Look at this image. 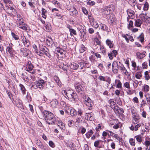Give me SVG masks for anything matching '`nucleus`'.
Segmentation results:
<instances>
[{
  "label": "nucleus",
  "instance_id": "f257e3e1",
  "mask_svg": "<svg viewBox=\"0 0 150 150\" xmlns=\"http://www.w3.org/2000/svg\"><path fill=\"white\" fill-rule=\"evenodd\" d=\"M67 98L76 101L78 100V97L76 93L72 90H66L64 91L62 93Z\"/></svg>",
  "mask_w": 150,
  "mask_h": 150
},
{
  "label": "nucleus",
  "instance_id": "f03ea898",
  "mask_svg": "<svg viewBox=\"0 0 150 150\" xmlns=\"http://www.w3.org/2000/svg\"><path fill=\"white\" fill-rule=\"evenodd\" d=\"M43 117L46 122L49 124H52L54 123L55 120L54 115L51 112L46 110L43 112Z\"/></svg>",
  "mask_w": 150,
  "mask_h": 150
},
{
  "label": "nucleus",
  "instance_id": "7ed1b4c3",
  "mask_svg": "<svg viewBox=\"0 0 150 150\" xmlns=\"http://www.w3.org/2000/svg\"><path fill=\"white\" fill-rule=\"evenodd\" d=\"M17 25V26L20 28L26 30L27 29L26 25L23 22V20L20 15H18Z\"/></svg>",
  "mask_w": 150,
  "mask_h": 150
},
{
  "label": "nucleus",
  "instance_id": "20e7f679",
  "mask_svg": "<svg viewBox=\"0 0 150 150\" xmlns=\"http://www.w3.org/2000/svg\"><path fill=\"white\" fill-rule=\"evenodd\" d=\"M84 100H83V102L88 107V108L89 110H91L92 109V106L93 105V103L92 102L91 100L88 96H85Z\"/></svg>",
  "mask_w": 150,
  "mask_h": 150
},
{
  "label": "nucleus",
  "instance_id": "39448f33",
  "mask_svg": "<svg viewBox=\"0 0 150 150\" xmlns=\"http://www.w3.org/2000/svg\"><path fill=\"white\" fill-rule=\"evenodd\" d=\"M36 86L40 89H42L46 83L44 80L41 79L35 82Z\"/></svg>",
  "mask_w": 150,
  "mask_h": 150
},
{
  "label": "nucleus",
  "instance_id": "423d86ee",
  "mask_svg": "<svg viewBox=\"0 0 150 150\" xmlns=\"http://www.w3.org/2000/svg\"><path fill=\"white\" fill-rule=\"evenodd\" d=\"M34 67L30 62H28L25 68V69L27 71L30 73L33 74L34 71L33 70V68Z\"/></svg>",
  "mask_w": 150,
  "mask_h": 150
},
{
  "label": "nucleus",
  "instance_id": "0eeeda50",
  "mask_svg": "<svg viewBox=\"0 0 150 150\" xmlns=\"http://www.w3.org/2000/svg\"><path fill=\"white\" fill-rule=\"evenodd\" d=\"M13 102L17 107L21 108V110H23L24 109V108H23L22 101L21 100L17 99L15 100H13Z\"/></svg>",
  "mask_w": 150,
  "mask_h": 150
},
{
  "label": "nucleus",
  "instance_id": "6e6552de",
  "mask_svg": "<svg viewBox=\"0 0 150 150\" xmlns=\"http://www.w3.org/2000/svg\"><path fill=\"white\" fill-rule=\"evenodd\" d=\"M109 103L110 104L111 108L114 110L117 111L119 108L115 102L114 101L113 99H110L109 100Z\"/></svg>",
  "mask_w": 150,
  "mask_h": 150
},
{
  "label": "nucleus",
  "instance_id": "1a4fd4ad",
  "mask_svg": "<svg viewBox=\"0 0 150 150\" xmlns=\"http://www.w3.org/2000/svg\"><path fill=\"white\" fill-rule=\"evenodd\" d=\"M139 116L137 114H132V121L133 123L134 124H137L139 122Z\"/></svg>",
  "mask_w": 150,
  "mask_h": 150
},
{
  "label": "nucleus",
  "instance_id": "9d476101",
  "mask_svg": "<svg viewBox=\"0 0 150 150\" xmlns=\"http://www.w3.org/2000/svg\"><path fill=\"white\" fill-rule=\"evenodd\" d=\"M119 65L117 62L114 61L112 65V69L113 72L117 73L119 70Z\"/></svg>",
  "mask_w": 150,
  "mask_h": 150
},
{
  "label": "nucleus",
  "instance_id": "9b49d317",
  "mask_svg": "<svg viewBox=\"0 0 150 150\" xmlns=\"http://www.w3.org/2000/svg\"><path fill=\"white\" fill-rule=\"evenodd\" d=\"M41 51L49 58H50L51 57V55L49 52V50L45 46H43L41 49Z\"/></svg>",
  "mask_w": 150,
  "mask_h": 150
},
{
  "label": "nucleus",
  "instance_id": "f8f14e48",
  "mask_svg": "<svg viewBox=\"0 0 150 150\" xmlns=\"http://www.w3.org/2000/svg\"><path fill=\"white\" fill-rule=\"evenodd\" d=\"M146 54V53L145 51H143L142 53L139 52H137L136 53V55L137 57L140 59H143L145 57Z\"/></svg>",
  "mask_w": 150,
  "mask_h": 150
},
{
  "label": "nucleus",
  "instance_id": "ddd939ff",
  "mask_svg": "<svg viewBox=\"0 0 150 150\" xmlns=\"http://www.w3.org/2000/svg\"><path fill=\"white\" fill-rule=\"evenodd\" d=\"M85 118L87 120H92L94 119L93 115L92 112L87 113L85 115Z\"/></svg>",
  "mask_w": 150,
  "mask_h": 150
},
{
  "label": "nucleus",
  "instance_id": "4468645a",
  "mask_svg": "<svg viewBox=\"0 0 150 150\" xmlns=\"http://www.w3.org/2000/svg\"><path fill=\"white\" fill-rule=\"evenodd\" d=\"M117 54V52L116 50H113L111 52L108 54V56L110 59H112L114 57H116Z\"/></svg>",
  "mask_w": 150,
  "mask_h": 150
},
{
  "label": "nucleus",
  "instance_id": "2eb2a0df",
  "mask_svg": "<svg viewBox=\"0 0 150 150\" xmlns=\"http://www.w3.org/2000/svg\"><path fill=\"white\" fill-rule=\"evenodd\" d=\"M76 91L79 93L81 94L82 91V87L79 83L76 84L75 85Z\"/></svg>",
  "mask_w": 150,
  "mask_h": 150
},
{
  "label": "nucleus",
  "instance_id": "dca6fc26",
  "mask_svg": "<svg viewBox=\"0 0 150 150\" xmlns=\"http://www.w3.org/2000/svg\"><path fill=\"white\" fill-rule=\"evenodd\" d=\"M27 75V74L25 72H22L21 74V76L25 82H28L29 79Z\"/></svg>",
  "mask_w": 150,
  "mask_h": 150
},
{
  "label": "nucleus",
  "instance_id": "f3484780",
  "mask_svg": "<svg viewBox=\"0 0 150 150\" xmlns=\"http://www.w3.org/2000/svg\"><path fill=\"white\" fill-rule=\"evenodd\" d=\"M69 66L71 69L74 70H76L79 67L78 64L74 62L71 63Z\"/></svg>",
  "mask_w": 150,
  "mask_h": 150
},
{
  "label": "nucleus",
  "instance_id": "a211bd4d",
  "mask_svg": "<svg viewBox=\"0 0 150 150\" xmlns=\"http://www.w3.org/2000/svg\"><path fill=\"white\" fill-rule=\"evenodd\" d=\"M58 104V101L56 99H53L50 102V105L52 108H55Z\"/></svg>",
  "mask_w": 150,
  "mask_h": 150
},
{
  "label": "nucleus",
  "instance_id": "6ab92c4d",
  "mask_svg": "<svg viewBox=\"0 0 150 150\" xmlns=\"http://www.w3.org/2000/svg\"><path fill=\"white\" fill-rule=\"evenodd\" d=\"M139 16L141 19V20H142V22H146V21L147 16H146V14H145L144 13H142L139 15Z\"/></svg>",
  "mask_w": 150,
  "mask_h": 150
},
{
  "label": "nucleus",
  "instance_id": "aec40b11",
  "mask_svg": "<svg viewBox=\"0 0 150 150\" xmlns=\"http://www.w3.org/2000/svg\"><path fill=\"white\" fill-rule=\"evenodd\" d=\"M127 13L129 17L133 18L134 17V11L130 9H128L127 10Z\"/></svg>",
  "mask_w": 150,
  "mask_h": 150
},
{
  "label": "nucleus",
  "instance_id": "412c9836",
  "mask_svg": "<svg viewBox=\"0 0 150 150\" xmlns=\"http://www.w3.org/2000/svg\"><path fill=\"white\" fill-rule=\"evenodd\" d=\"M6 9L7 13L9 14L13 15L15 12V9L12 7H8Z\"/></svg>",
  "mask_w": 150,
  "mask_h": 150
},
{
  "label": "nucleus",
  "instance_id": "4be33fe9",
  "mask_svg": "<svg viewBox=\"0 0 150 150\" xmlns=\"http://www.w3.org/2000/svg\"><path fill=\"white\" fill-rule=\"evenodd\" d=\"M149 86L146 84H144L142 87V91L145 93H147L149 90Z\"/></svg>",
  "mask_w": 150,
  "mask_h": 150
},
{
  "label": "nucleus",
  "instance_id": "5701e85b",
  "mask_svg": "<svg viewBox=\"0 0 150 150\" xmlns=\"http://www.w3.org/2000/svg\"><path fill=\"white\" fill-rule=\"evenodd\" d=\"M67 110L70 112V114L72 116H75L77 114V112H76L74 108L70 109L68 108Z\"/></svg>",
  "mask_w": 150,
  "mask_h": 150
},
{
  "label": "nucleus",
  "instance_id": "b1692460",
  "mask_svg": "<svg viewBox=\"0 0 150 150\" xmlns=\"http://www.w3.org/2000/svg\"><path fill=\"white\" fill-rule=\"evenodd\" d=\"M143 22L140 19H138L136 20L134 23V25L135 26L140 27L142 23Z\"/></svg>",
  "mask_w": 150,
  "mask_h": 150
},
{
  "label": "nucleus",
  "instance_id": "393cba45",
  "mask_svg": "<svg viewBox=\"0 0 150 150\" xmlns=\"http://www.w3.org/2000/svg\"><path fill=\"white\" fill-rule=\"evenodd\" d=\"M106 43L107 45L109 46L110 48H111L113 47L114 44L113 42L111 41L110 39H107L106 41Z\"/></svg>",
  "mask_w": 150,
  "mask_h": 150
},
{
  "label": "nucleus",
  "instance_id": "a878e982",
  "mask_svg": "<svg viewBox=\"0 0 150 150\" xmlns=\"http://www.w3.org/2000/svg\"><path fill=\"white\" fill-rule=\"evenodd\" d=\"M47 11L45 8H42V13L41 15L42 17L46 19L47 18Z\"/></svg>",
  "mask_w": 150,
  "mask_h": 150
},
{
  "label": "nucleus",
  "instance_id": "bb28decb",
  "mask_svg": "<svg viewBox=\"0 0 150 150\" xmlns=\"http://www.w3.org/2000/svg\"><path fill=\"white\" fill-rule=\"evenodd\" d=\"M99 28L100 29L105 31H107L108 29V28L106 25L102 23L100 24Z\"/></svg>",
  "mask_w": 150,
  "mask_h": 150
},
{
  "label": "nucleus",
  "instance_id": "cd10ccee",
  "mask_svg": "<svg viewBox=\"0 0 150 150\" xmlns=\"http://www.w3.org/2000/svg\"><path fill=\"white\" fill-rule=\"evenodd\" d=\"M57 124L62 129L64 130L65 129L64 125L61 121H58L57 123Z\"/></svg>",
  "mask_w": 150,
  "mask_h": 150
},
{
  "label": "nucleus",
  "instance_id": "c85d7f7f",
  "mask_svg": "<svg viewBox=\"0 0 150 150\" xmlns=\"http://www.w3.org/2000/svg\"><path fill=\"white\" fill-rule=\"evenodd\" d=\"M69 25L67 26V28H68L69 29V32L70 33L71 35V36L72 35V34H74V35H76V31L73 29L71 28H70L69 27Z\"/></svg>",
  "mask_w": 150,
  "mask_h": 150
},
{
  "label": "nucleus",
  "instance_id": "c756f323",
  "mask_svg": "<svg viewBox=\"0 0 150 150\" xmlns=\"http://www.w3.org/2000/svg\"><path fill=\"white\" fill-rule=\"evenodd\" d=\"M149 72L148 71H146L144 72V77L146 81L149 80L150 78V76H149Z\"/></svg>",
  "mask_w": 150,
  "mask_h": 150
},
{
  "label": "nucleus",
  "instance_id": "7c9ffc66",
  "mask_svg": "<svg viewBox=\"0 0 150 150\" xmlns=\"http://www.w3.org/2000/svg\"><path fill=\"white\" fill-rule=\"evenodd\" d=\"M113 11V10H112L110 9H109L108 8H105L103 12L104 14H105L106 15H108L110 13L112 12V11Z\"/></svg>",
  "mask_w": 150,
  "mask_h": 150
},
{
  "label": "nucleus",
  "instance_id": "2f4dec72",
  "mask_svg": "<svg viewBox=\"0 0 150 150\" xmlns=\"http://www.w3.org/2000/svg\"><path fill=\"white\" fill-rule=\"evenodd\" d=\"M19 86L20 87L21 90L23 94V95L25 94L26 90L25 89L24 86L21 84H19Z\"/></svg>",
  "mask_w": 150,
  "mask_h": 150
},
{
  "label": "nucleus",
  "instance_id": "473e14b6",
  "mask_svg": "<svg viewBox=\"0 0 150 150\" xmlns=\"http://www.w3.org/2000/svg\"><path fill=\"white\" fill-rule=\"evenodd\" d=\"M93 133V132L92 130H90L86 134V135L87 138H89L92 134Z\"/></svg>",
  "mask_w": 150,
  "mask_h": 150
},
{
  "label": "nucleus",
  "instance_id": "72a5a7b5",
  "mask_svg": "<svg viewBox=\"0 0 150 150\" xmlns=\"http://www.w3.org/2000/svg\"><path fill=\"white\" fill-rule=\"evenodd\" d=\"M59 67L62 69L63 70L65 71L67 69V68L68 67V66L67 64L64 65V64H61L60 65Z\"/></svg>",
  "mask_w": 150,
  "mask_h": 150
},
{
  "label": "nucleus",
  "instance_id": "f704fd0d",
  "mask_svg": "<svg viewBox=\"0 0 150 150\" xmlns=\"http://www.w3.org/2000/svg\"><path fill=\"white\" fill-rule=\"evenodd\" d=\"M149 7V4L148 2H146L144 4L143 10L144 11H147Z\"/></svg>",
  "mask_w": 150,
  "mask_h": 150
},
{
  "label": "nucleus",
  "instance_id": "c9c22d12",
  "mask_svg": "<svg viewBox=\"0 0 150 150\" xmlns=\"http://www.w3.org/2000/svg\"><path fill=\"white\" fill-rule=\"evenodd\" d=\"M46 41L47 45L49 46H51L53 43L52 40L51 38H50L49 39H47Z\"/></svg>",
  "mask_w": 150,
  "mask_h": 150
},
{
  "label": "nucleus",
  "instance_id": "e433bc0d",
  "mask_svg": "<svg viewBox=\"0 0 150 150\" xmlns=\"http://www.w3.org/2000/svg\"><path fill=\"white\" fill-rule=\"evenodd\" d=\"M146 98V100L148 104H150V94L147 93L144 95Z\"/></svg>",
  "mask_w": 150,
  "mask_h": 150
},
{
  "label": "nucleus",
  "instance_id": "4c0bfd02",
  "mask_svg": "<svg viewBox=\"0 0 150 150\" xmlns=\"http://www.w3.org/2000/svg\"><path fill=\"white\" fill-rule=\"evenodd\" d=\"M7 51L11 54H12L14 52V50L11 47H8L7 48Z\"/></svg>",
  "mask_w": 150,
  "mask_h": 150
},
{
  "label": "nucleus",
  "instance_id": "58836bf2",
  "mask_svg": "<svg viewBox=\"0 0 150 150\" xmlns=\"http://www.w3.org/2000/svg\"><path fill=\"white\" fill-rule=\"evenodd\" d=\"M109 18L111 23H113L115 20V18L114 15L113 14L110 15Z\"/></svg>",
  "mask_w": 150,
  "mask_h": 150
},
{
  "label": "nucleus",
  "instance_id": "ea45409f",
  "mask_svg": "<svg viewBox=\"0 0 150 150\" xmlns=\"http://www.w3.org/2000/svg\"><path fill=\"white\" fill-rule=\"evenodd\" d=\"M23 41L25 46L28 47L29 46V42L28 40H26V38H25V39L23 38Z\"/></svg>",
  "mask_w": 150,
  "mask_h": 150
},
{
  "label": "nucleus",
  "instance_id": "a19ab883",
  "mask_svg": "<svg viewBox=\"0 0 150 150\" xmlns=\"http://www.w3.org/2000/svg\"><path fill=\"white\" fill-rule=\"evenodd\" d=\"M135 77L138 79H140L142 77V74L141 72H137L135 75Z\"/></svg>",
  "mask_w": 150,
  "mask_h": 150
},
{
  "label": "nucleus",
  "instance_id": "79ce46f5",
  "mask_svg": "<svg viewBox=\"0 0 150 150\" xmlns=\"http://www.w3.org/2000/svg\"><path fill=\"white\" fill-rule=\"evenodd\" d=\"M139 41L142 42H144V34L142 33L139 37Z\"/></svg>",
  "mask_w": 150,
  "mask_h": 150
},
{
  "label": "nucleus",
  "instance_id": "37998d69",
  "mask_svg": "<svg viewBox=\"0 0 150 150\" xmlns=\"http://www.w3.org/2000/svg\"><path fill=\"white\" fill-rule=\"evenodd\" d=\"M86 50V48L84 46L82 45H81V48L80 49V52L81 53H83Z\"/></svg>",
  "mask_w": 150,
  "mask_h": 150
},
{
  "label": "nucleus",
  "instance_id": "c03bdc74",
  "mask_svg": "<svg viewBox=\"0 0 150 150\" xmlns=\"http://www.w3.org/2000/svg\"><path fill=\"white\" fill-rule=\"evenodd\" d=\"M103 127L102 124H99L98 125L97 127L96 128V130L97 131H99L100 130L102 129Z\"/></svg>",
  "mask_w": 150,
  "mask_h": 150
},
{
  "label": "nucleus",
  "instance_id": "a18cd8bd",
  "mask_svg": "<svg viewBox=\"0 0 150 150\" xmlns=\"http://www.w3.org/2000/svg\"><path fill=\"white\" fill-rule=\"evenodd\" d=\"M129 143L132 146H135V139L133 138H131L129 139Z\"/></svg>",
  "mask_w": 150,
  "mask_h": 150
},
{
  "label": "nucleus",
  "instance_id": "49530a36",
  "mask_svg": "<svg viewBox=\"0 0 150 150\" xmlns=\"http://www.w3.org/2000/svg\"><path fill=\"white\" fill-rule=\"evenodd\" d=\"M135 137L136 138V139L138 142L140 143L142 142V138L140 135L136 136Z\"/></svg>",
  "mask_w": 150,
  "mask_h": 150
},
{
  "label": "nucleus",
  "instance_id": "de8ad7c7",
  "mask_svg": "<svg viewBox=\"0 0 150 150\" xmlns=\"http://www.w3.org/2000/svg\"><path fill=\"white\" fill-rule=\"evenodd\" d=\"M95 4V2L92 1L90 0H88V1L87 2V5L91 6H93Z\"/></svg>",
  "mask_w": 150,
  "mask_h": 150
},
{
  "label": "nucleus",
  "instance_id": "09e8293b",
  "mask_svg": "<svg viewBox=\"0 0 150 150\" xmlns=\"http://www.w3.org/2000/svg\"><path fill=\"white\" fill-rule=\"evenodd\" d=\"M11 34L13 38L15 40H18L19 39V37L18 35L15 34L12 32H11Z\"/></svg>",
  "mask_w": 150,
  "mask_h": 150
},
{
  "label": "nucleus",
  "instance_id": "8fccbe9b",
  "mask_svg": "<svg viewBox=\"0 0 150 150\" xmlns=\"http://www.w3.org/2000/svg\"><path fill=\"white\" fill-rule=\"evenodd\" d=\"M142 67L143 69H147L148 67V65L146 62H143L142 64Z\"/></svg>",
  "mask_w": 150,
  "mask_h": 150
},
{
  "label": "nucleus",
  "instance_id": "3c124183",
  "mask_svg": "<svg viewBox=\"0 0 150 150\" xmlns=\"http://www.w3.org/2000/svg\"><path fill=\"white\" fill-rule=\"evenodd\" d=\"M51 27L48 24L46 25L45 26V28L46 31L49 32L51 29Z\"/></svg>",
  "mask_w": 150,
  "mask_h": 150
},
{
  "label": "nucleus",
  "instance_id": "603ef678",
  "mask_svg": "<svg viewBox=\"0 0 150 150\" xmlns=\"http://www.w3.org/2000/svg\"><path fill=\"white\" fill-rule=\"evenodd\" d=\"M54 81H55V82L57 84H58L59 82V78L57 76H55L54 77Z\"/></svg>",
  "mask_w": 150,
  "mask_h": 150
},
{
  "label": "nucleus",
  "instance_id": "864d4df0",
  "mask_svg": "<svg viewBox=\"0 0 150 150\" xmlns=\"http://www.w3.org/2000/svg\"><path fill=\"white\" fill-rule=\"evenodd\" d=\"M124 86L125 87L127 88L128 89H130L129 84L128 82H127L124 83Z\"/></svg>",
  "mask_w": 150,
  "mask_h": 150
},
{
  "label": "nucleus",
  "instance_id": "5fc2aeb1",
  "mask_svg": "<svg viewBox=\"0 0 150 150\" xmlns=\"http://www.w3.org/2000/svg\"><path fill=\"white\" fill-rule=\"evenodd\" d=\"M81 117L79 116L76 119V121L75 122V123H76L77 125H78L79 124L81 121L82 120H81Z\"/></svg>",
  "mask_w": 150,
  "mask_h": 150
},
{
  "label": "nucleus",
  "instance_id": "6e6d98bb",
  "mask_svg": "<svg viewBox=\"0 0 150 150\" xmlns=\"http://www.w3.org/2000/svg\"><path fill=\"white\" fill-rule=\"evenodd\" d=\"M28 4L32 9H34L35 8V6L33 3L31 1L28 2Z\"/></svg>",
  "mask_w": 150,
  "mask_h": 150
},
{
  "label": "nucleus",
  "instance_id": "4d7b16f0",
  "mask_svg": "<svg viewBox=\"0 0 150 150\" xmlns=\"http://www.w3.org/2000/svg\"><path fill=\"white\" fill-rule=\"evenodd\" d=\"M74 122L71 120H69L68 122V125L70 127H71L72 126L73 123Z\"/></svg>",
  "mask_w": 150,
  "mask_h": 150
},
{
  "label": "nucleus",
  "instance_id": "13d9d810",
  "mask_svg": "<svg viewBox=\"0 0 150 150\" xmlns=\"http://www.w3.org/2000/svg\"><path fill=\"white\" fill-rule=\"evenodd\" d=\"M36 144L39 147H41L42 146V144L40 141L39 140H37L36 141Z\"/></svg>",
  "mask_w": 150,
  "mask_h": 150
},
{
  "label": "nucleus",
  "instance_id": "bf43d9fd",
  "mask_svg": "<svg viewBox=\"0 0 150 150\" xmlns=\"http://www.w3.org/2000/svg\"><path fill=\"white\" fill-rule=\"evenodd\" d=\"M107 135H108L109 136L110 135V134L109 133V132H108L106 131H106H104L103 132L102 136L103 137H105Z\"/></svg>",
  "mask_w": 150,
  "mask_h": 150
},
{
  "label": "nucleus",
  "instance_id": "052dcab7",
  "mask_svg": "<svg viewBox=\"0 0 150 150\" xmlns=\"http://www.w3.org/2000/svg\"><path fill=\"white\" fill-rule=\"evenodd\" d=\"M82 10L84 14L86 15L88 14V11L84 7H82Z\"/></svg>",
  "mask_w": 150,
  "mask_h": 150
},
{
  "label": "nucleus",
  "instance_id": "680f3d73",
  "mask_svg": "<svg viewBox=\"0 0 150 150\" xmlns=\"http://www.w3.org/2000/svg\"><path fill=\"white\" fill-rule=\"evenodd\" d=\"M99 79L100 80V81H106L105 78L102 76H100L99 77Z\"/></svg>",
  "mask_w": 150,
  "mask_h": 150
},
{
  "label": "nucleus",
  "instance_id": "e2e57ef3",
  "mask_svg": "<svg viewBox=\"0 0 150 150\" xmlns=\"http://www.w3.org/2000/svg\"><path fill=\"white\" fill-rule=\"evenodd\" d=\"M100 140H97L94 143V146L96 147H98L99 145V142Z\"/></svg>",
  "mask_w": 150,
  "mask_h": 150
},
{
  "label": "nucleus",
  "instance_id": "0e129e2a",
  "mask_svg": "<svg viewBox=\"0 0 150 150\" xmlns=\"http://www.w3.org/2000/svg\"><path fill=\"white\" fill-rule=\"evenodd\" d=\"M141 126L140 124H138L137 125L134 127V130L135 131H137L138 130V128L140 127Z\"/></svg>",
  "mask_w": 150,
  "mask_h": 150
},
{
  "label": "nucleus",
  "instance_id": "69168bd1",
  "mask_svg": "<svg viewBox=\"0 0 150 150\" xmlns=\"http://www.w3.org/2000/svg\"><path fill=\"white\" fill-rule=\"evenodd\" d=\"M133 100L134 102L136 103H138L139 102L138 98L137 97H134L133 98Z\"/></svg>",
  "mask_w": 150,
  "mask_h": 150
},
{
  "label": "nucleus",
  "instance_id": "338daca9",
  "mask_svg": "<svg viewBox=\"0 0 150 150\" xmlns=\"http://www.w3.org/2000/svg\"><path fill=\"white\" fill-rule=\"evenodd\" d=\"M93 26L96 28H97L99 27V25L96 22H93Z\"/></svg>",
  "mask_w": 150,
  "mask_h": 150
},
{
  "label": "nucleus",
  "instance_id": "774afa93",
  "mask_svg": "<svg viewBox=\"0 0 150 150\" xmlns=\"http://www.w3.org/2000/svg\"><path fill=\"white\" fill-rule=\"evenodd\" d=\"M122 83L120 81H119L118 83L116 86V88H121Z\"/></svg>",
  "mask_w": 150,
  "mask_h": 150
}]
</instances>
